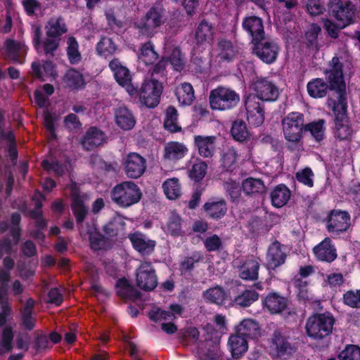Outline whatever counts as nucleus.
I'll return each instance as SVG.
<instances>
[{"mask_svg":"<svg viewBox=\"0 0 360 360\" xmlns=\"http://www.w3.org/2000/svg\"><path fill=\"white\" fill-rule=\"evenodd\" d=\"M157 59L158 54L154 51L153 46L150 43H147L141 47L139 55L140 62L146 65H150L155 63Z\"/></svg>","mask_w":360,"mask_h":360,"instance_id":"43","label":"nucleus"},{"mask_svg":"<svg viewBox=\"0 0 360 360\" xmlns=\"http://www.w3.org/2000/svg\"><path fill=\"white\" fill-rule=\"evenodd\" d=\"M342 64L338 57H333L330 63V69L326 71L329 84L323 79H313L307 83V89L309 95L314 98L325 97L329 89L341 91L344 87Z\"/></svg>","mask_w":360,"mask_h":360,"instance_id":"1","label":"nucleus"},{"mask_svg":"<svg viewBox=\"0 0 360 360\" xmlns=\"http://www.w3.org/2000/svg\"><path fill=\"white\" fill-rule=\"evenodd\" d=\"M252 88L255 93L256 101H274L279 95L276 85L267 78H260L255 81Z\"/></svg>","mask_w":360,"mask_h":360,"instance_id":"10","label":"nucleus"},{"mask_svg":"<svg viewBox=\"0 0 360 360\" xmlns=\"http://www.w3.org/2000/svg\"><path fill=\"white\" fill-rule=\"evenodd\" d=\"M46 34L49 38H58L67 32L63 20L60 18H51L46 25Z\"/></svg>","mask_w":360,"mask_h":360,"instance_id":"35","label":"nucleus"},{"mask_svg":"<svg viewBox=\"0 0 360 360\" xmlns=\"http://www.w3.org/2000/svg\"><path fill=\"white\" fill-rule=\"evenodd\" d=\"M165 21L161 10L151 8L146 15L136 22L137 28L146 35L151 36L155 33V30Z\"/></svg>","mask_w":360,"mask_h":360,"instance_id":"9","label":"nucleus"},{"mask_svg":"<svg viewBox=\"0 0 360 360\" xmlns=\"http://www.w3.org/2000/svg\"><path fill=\"white\" fill-rule=\"evenodd\" d=\"M219 342H205L198 346L195 351L196 356L200 360H212L217 356Z\"/></svg>","mask_w":360,"mask_h":360,"instance_id":"31","label":"nucleus"},{"mask_svg":"<svg viewBox=\"0 0 360 360\" xmlns=\"http://www.w3.org/2000/svg\"><path fill=\"white\" fill-rule=\"evenodd\" d=\"M206 215L212 219H218L223 217L227 212L226 202L222 200L211 199L203 205Z\"/></svg>","mask_w":360,"mask_h":360,"instance_id":"24","label":"nucleus"},{"mask_svg":"<svg viewBox=\"0 0 360 360\" xmlns=\"http://www.w3.org/2000/svg\"><path fill=\"white\" fill-rule=\"evenodd\" d=\"M4 264L6 269L0 270V282L1 286L0 287V301L6 296L7 288L4 286V283L7 282L9 278L8 270L13 266V261L10 258H6L4 260Z\"/></svg>","mask_w":360,"mask_h":360,"instance_id":"46","label":"nucleus"},{"mask_svg":"<svg viewBox=\"0 0 360 360\" xmlns=\"http://www.w3.org/2000/svg\"><path fill=\"white\" fill-rule=\"evenodd\" d=\"M228 345L232 356L235 358L240 357L248 349L246 338L242 337L237 333L230 336Z\"/></svg>","mask_w":360,"mask_h":360,"instance_id":"29","label":"nucleus"},{"mask_svg":"<svg viewBox=\"0 0 360 360\" xmlns=\"http://www.w3.org/2000/svg\"><path fill=\"white\" fill-rule=\"evenodd\" d=\"M238 158V153L233 148H227L221 154V164L225 168H230L233 165Z\"/></svg>","mask_w":360,"mask_h":360,"instance_id":"53","label":"nucleus"},{"mask_svg":"<svg viewBox=\"0 0 360 360\" xmlns=\"http://www.w3.org/2000/svg\"><path fill=\"white\" fill-rule=\"evenodd\" d=\"M216 139L214 136H195L194 145L199 155L205 158L212 157L215 152Z\"/></svg>","mask_w":360,"mask_h":360,"instance_id":"18","label":"nucleus"},{"mask_svg":"<svg viewBox=\"0 0 360 360\" xmlns=\"http://www.w3.org/2000/svg\"><path fill=\"white\" fill-rule=\"evenodd\" d=\"M344 282L345 280L342 274L332 273L327 276V283L333 289L340 287Z\"/></svg>","mask_w":360,"mask_h":360,"instance_id":"63","label":"nucleus"},{"mask_svg":"<svg viewBox=\"0 0 360 360\" xmlns=\"http://www.w3.org/2000/svg\"><path fill=\"white\" fill-rule=\"evenodd\" d=\"M206 250L209 252L219 250L222 245L221 238L217 235H212L204 240Z\"/></svg>","mask_w":360,"mask_h":360,"instance_id":"57","label":"nucleus"},{"mask_svg":"<svg viewBox=\"0 0 360 360\" xmlns=\"http://www.w3.org/2000/svg\"><path fill=\"white\" fill-rule=\"evenodd\" d=\"M213 33L212 25L207 22H202L196 30V41L198 44L208 43L212 39Z\"/></svg>","mask_w":360,"mask_h":360,"instance_id":"41","label":"nucleus"},{"mask_svg":"<svg viewBox=\"0 0 360 360\" xmlns=\"http://www.w3.org/2000/svg\"><path fill=\"white\" fill-rule=\"evenodd\" d=\"M224 188L233 200H237L240 195V187L238 182L230 180L224 184Z\"/></svg>","mask_w":360,"mask_h":360,"instance_id":"58","label":"nucleus"},{"mask_svg":"<svg viewBox=\"0 0 360 360\" xmlns=\"http://www.w3.org/2000/svg\"><path fill=\"white\" fill-rule=\"evenodd\" d=\"M327 230L334 234L345 231L350 225V217L344 211L333 210L328 214L326 220Z\"/></svg>","mask_w":360,"mask_h":360,"instance_id":"12","label":"nucleus"},{"mask_svg":"<svg viewBox=\"0 0 360 360\" xmlns=\"http://www.w3.org/2000/svg\"><path fill=\"white\" fill-rule=\"evenodd\" d=\"M116 289L117 295L124 299L131 298L135 295L134 288L125 278L120 279L117 281Z\"/></svg>","mask_w":360,"mask_h":360,"instance_id":"49","label":"nucleus"},{"mask_svg":"<svg viewBox=\"0 0 360 360\" xmlns=\"http://www.w3.org/2000/svg\"><path fill=\"white\" fill-rule=\"evenodd\" d=\"M304 116L300 112H291L282 120V129L285 139L292 143L298 142L302 136Z\"/></svg>","mask_w":360,"mask_h":360,"instance_id":"6","label":"nucleus"},{"mask_svg":"<svg viewBox=\"0 0 360 360\" xmlns=\"http://www.w3.org/2000/svg\"><path fill=\"white\" fill-rule=\"evenodd\" d=\"M162 91V84L151 77L145 79L139 89H137V94L132 96H138L143 105L148 108H154L159 103Z\"/></svg>","mask_w":360,"mask_h":360,"instance_id":"4","label":"nucleus"},{"mask_svg":"<svg viewBox=\"0 0 360 360\" xmlns=\"http://www.w3.org/2000/svg\"><path fill=\"white\" fill-rule=\"evenodd\" d=\"M176 96L181 105H188L194 100V90L189 83H183L176 89Z\"/></svg>","mask_w":360,"mask_h":360,"instance_id":"37","label":"nucleus"},{"mask_svg":"<svg viewBox=\"0 0 360 360\" xmlns=\"http://www.w3.org/2000/svg\"><path fill=\"white\" fill-rule=\"evenodd\" d=\"M304 128L310 132L316 141H319L323 139L326 132L325 121L323 120L310 122L306 124Z\"/></svg>","mask_w":360,"mask_h":360,"instance_id":"44","label":"nucleus"},{"mask_svg":"<svg viewBox=\"0 0 360 360\" xmlns=\"http://www.w3.org/2000/svg\"><path fill=\"white\" fill-rule=\"evenodd\" d=\"M285 254L282 250L281 245L275 242L269 247L267 257L266 265L269 269H275L283 264L285 260Z\"/></svg>","mask_w":360,"mask_h":360,"instance_id":"25","label":"nucleus"},{"mask_svg":"<svg viewBox=\"0 0 360 360\" xmlns=\"http://www.w3.org/2000/svg\"><path fill=\"white\" fill-rule=\"evenodd\" d=\"M259 262L257 258L248 259L240 268V276L244 280H255L258 277Z\"/></svg>","mask_w":360,"mask_h":360,"instance_id":"30","label":"nucleus"},{"mask_svg":"<svg viewBox=\"0 0 360 360\" xmlns=\"http://www.w3.org/2000/svg\"><path fill=\"white\" fill-rule=\"evenodd\" d=\"M109 67L113 72L117 82L124 88L130 96L137 94V89L131 84V77L127 68L124 66L118 59L111 60Z\"/></svg>","mask_w":360,"mask_h":360,"instance_id":"11","label":"nucleus"},{"mask_svg":"<svg viewBox=\"0 0 360 360\" xmlns=\"http://www.w3.org/2000/svg\"><path fill=\"white\" fill-rule=\"evenodd\" d=\"M236 333L245 338H256L260 335V328L253 319H245L236 327Z\"/></svg>","mask_w":360,"mask_h":360,"instance_id":"27","label":"nucleus"},{"mask_svg":"<svg viewBox=\"0 0 360 360\" xmlns=\"http://www.w3.org/2000/svg\"><path fill=\"white\" fill-rule=\"evenodd\" d=\"M67 54L70 62L72 64L77 63L81 60L78 43L72 37H69L67 39Z\"/></svg>","mask_w":360,"mask_h":360,"instance_id":"45","label":"nucleus"},{"mask_svg":"<svg viewBox=\"0 0 360 360\" xmlns=\"http://www.w3.org/2000/svg\"><path fill=\"white\" fill-rule=\"evenodd\" d=\"M164 126L171 132L181 131V127L178 122V112L175 108L169 106L167 108Z\"/></svg>","mask_w":360,"mask_h":360,"instance_id":"39","label":"nucleus"},{"mask_svg":"<svg viewBox=\"0 0 360 360\" xmlns=\"http://www.w3.org/2000/svg\"><path fill=\"white\" fill-rule=\"evenodd\" d=\"M264 306L271 314H278L285 309L287 302L283 297L271 293L265 298Z\"/></svg>","mask_w":360,"mask_h":360,"instance_id":"32","label":"nucleus"},{"mask_svg":"<svg viewBox=\"0 0 360 360\" xmlns=\"http://www.w3.org/2000/svg\"><path fill=\"white\" fill-rule=\"evenodd\" d=\"M141 195L142 193L138 185L131 181L122 182L112 190V200L123 207L137 203L141 200Z\"/></svg>","mask_w":360,"mask_h":360,"instance_id":"2","label":"nucleus"},{"mask_svg":"<svg viewBox=\"0 0 360 360\" xmlns=\"http://www.w3.org/2000/svg\"><path fill=\"white\" fill-rule=\"evenodd\" d=\"M105 141L104 133L96 127H91L86 132L82 143L86 150H91L102 145Z\"/></svg>","mask_w":360,"mask_h":360,"instance_id":"26","label":"nucleus"},{"mask_svg":"<svg viewBox=\"0 0 360 360\" xmlns=\"http://www.w3.org/2000/svg\"><path fill=\"white\" fill-rule=\"evenodd\" d=\"M279 51L278 45L274 41H268L264 43L256 42L254 49L256 56L267 64H271L276 61Z\"/></svg>","mask_w":360,"mask_h":360,"instance_id":"14","label":"nucleus"},{"mask_svg":"<svg viewBox=\"0 0 360 360\" xmlns=\"http://www.w3.org/2000/svg\"><path fill=\"white\" fill-rule=\"evenodd\" d=\"M335 319L329 313L316 314L310 316L306 323V332L311 338L320 340L333 330Z\"/></svg>","mask_w":360,"mask_h":360,"instance_id":"3","label":"nucleus"},{"mask_svg":"<svg viewBox=\"0 0 360 360\" xmlns=\"http://www.w3.org/2000/svg\"><path fill=\"white\" fill-rule=\"evenodd\" d=\"M188 152V148L183 143L170 141L165 147L164 158L169 161L176 162L184 158Z\"/></svg>","mask_w":360,"mask_h":360,"instance_id":"23","label":"nucleus"},{"mask_svg":"<svg viewBox=\"0 0 360 360\" xmlns=\"http://www.w3.org/2000/svg\"><path fill=\"white\" fill-rule=\"evenodd\" d=\"M314 174L312 170L309 167H306L296 173L297 180L310 188L314 186Z\"/></svg>","mask_w":360,"mask_h":360,"instance_id":"54","label":"nucleus"},{"mask_svg":"<svg viewBox=\"0 0 360 360\" xmlns=\"http://www.w3.org/2000/svg\"><path fill=\"white\" fill-rule=\"evenodd\" d=\"M258 299V294L253 290H246L234 299V304L240 307H248Z\"/></svg>","mask_w":360,"mask_h":360,"instance_id":"48","label":"nucleus"},{"mask_svg":"<svg viewBox=\"0 0 360 360\" xmlns=\"http://www.w3.org/2000/svg\"><path fill=\"white\" fill-rule=\"evenodd\" d=\"M231 134L237 141H245L250 138L246 124L242 121H236L231 128Z\"/></svg>","mask_w":360,"mask_h":360,"instance_id":"42","label":"nucleus"},{"mask_svg":"<svg viewBox=\"0 0 360 360\" xmlns=\"http://www.w3.org/2000/svg\"><path fill=\"white\" fill-rule=\"evenodd\" d=\"M41 165L44 169L52 171L58 175L63 174L65 169L67 170V168L58 165L57 162H53L52 160H44L41 162Z\"/></svg>","mask_w":360,"mask_h":360,"instance_id":"64","label":"nucleus"},{"mask_svg":"<svg viewBox=\"0 0 360 360\" xmlns=\"http://www.w3.org/2000/svg\"><path fill=\"white\" fill-rule=\"evenodd\" d=\"M323 24L324 29L332 38H337L339 30L345 27H340V22L336 21V23H335L328 18L323 19Z\"/></svg>","mask_w":360,"mask_h":360,"instance_id":"56","label":"nucleus"},{"mask_svg":"<svg viewBox=\"0 0 360 360\" xmlns=\"http://www.w3.org/2000/svg\"><path fill=\"white\" fill-rule=\"evenodd\" d=\"M307 10L310 15H318L323 12L324 7L320 0H308Z\"/></svg>","mask_w":360,"mask_h":360,"instance_id":"61","label":"nucleus"},{"mask_svg":"<svg viewBox=\"0 0 360 360\" xmlns=\"http://www.w3.org/2000/svg\"><path fill=\"white\" fill-rule=\"evenodd\" d=\"M115 122L120 129L129 131L134 127L136 121L129 109L121 106L115 110Z\"/></svg>","mask_w":360,"mask_h":360,"instance_id":"19","label":"nucleus"},{"mask_svg":"<svg viewBox=\"0 0 360 360\" xmlns=\"http://www.w3.org/2000/svg\"><path fill=\"white\" fill-rule=\"evenodd\" d=\"M290 198V191L288 188L280 184L275 187L271 193L272 205L276 207H282L286 205Z\"/></svg>","mask_w":360,"mask_h":360,"instance_id":"33","label":"nucleus"},{"mask_svg":"<svg viewBox=\"0 0 360 360\" xmlns=\"http://www.w3.org/2000/svg\"><path fill=\"white\" fill-rule=\"evenodd\" d=\"M146 160L136 153H129L124 159V169L129 178L137 179L145 172Z\"/></svg>","mask_w":360,"mask_h":360,"instance_id":"13","label":"nucleus"},{"mask_svg":"<svg viewBox=\"0 0 360 360\" xmlns=\"http://www.w3.org/2000/svg\"><path fill=\"white\" fill-rule=\"evenodd\" d=\"M344 303L347 305L354 307H360V290H350L347 291L343 297Z\"/></svg>","mask_w":360,"mask_h":360,"instance_id":"55","label":"nucleus"},{"mask_svg":"<svg viewBox=\"0 0 360 360\" xmlns=\"http://www.w3.org/2000/svg\"><path fill=\"white\" fill-rule=\"evenodd\" d=\"M321 30L319 25L315 23L310 25L309 29L306 32L305 36L307 40L311 45L316 44L318 35L320 34Z\"/></svg>","mask_w":360,"mask_h":360,"instance_id":"62","label":"nucleus"},{"mask_svg":"<svg viewBox=\"0 0 360 360\" xmlns=\"http://www.w3.org/2000/svg\"><path fill=\"white\" fill-rule=\"evenodd\" d=\"M330 13L336 21L340 22V27H347L354 21V8L350 2H342L341 0H330Z\"/></svg>","mask_w":360,"mask_h":360,"instance_id":"7","label":"nucleus"},{"mask_svg":"<svg viewBox=\"0 0 360 360\" xmlns=\"http://www.w3.org/2000/svg\"><path fill=\"white\" fill-rule=\"evenodd\" d=\"M338 358L340 360H360V348L356 345H347Z\"/></svg>","mask_w":360,"mask_h":360,"instance_id":"52","label":"nucleus"},{"mask_svg":"<svg viewBox=\"0 0 360 360\" xmlns=\"http://www.w3.org/2000/svg\"><path fill=\"white\" fill-rule=\"evenodd\" d=\"M240 96L233 90L219 86L213 89L210 94V104L213 110H226L239 102Z\"/></svg>","mask_w":360,"mask_h":360,"instance_id":"5","label":"nucleus"},{"mask_svg":"<svg viewBox=\"0 0 360 360\" xmlns=\"http://www.w3.org/2000/svg\"><path fill=\"white\" fill-rule=\"evenodd\" d=\"M169 63L174 70L180 71L184 67V62L181 57V51L178 48H175L169 57Z\"/></svg>","mask_w":360,"mask_h":360,"instance_id":"60","label":"nucleus"},{"mask_svg":"<svg viewBox=\"0 0 360 360\" xmlns=\"http://www.w3.org/2000/svg\"><path fill=\"white\" fill-rule=\"evenodd\" d=\"M136 283L144 290H152L158 284L155 271L149 262H143L136 270Z\"/></svg>","mask_w":360,"mask_h":360,"instance_id":"8","label":"nucleus"},{"mask_svg":"<svg viewBox=\"0 0 360 360\" xmlns=\"http://www.w3.org/2000/svg\"><path fill=\"white\" fill-rule=\"evenodd\" d=\"M117 51V46L111 38L103 37L98 42L96 51L101 56L107 58L114 54Z\"/></svg>","mask_w":360,"mask_h":360,"instance_id":"40","label":"nucleus"},{"mask_svg":"<svg viewBox=\"0 0 360 360\" xmlns=\"http://www.w3.org/2000/svg\"><path fill=\"white\" fill-rule=\"evenodd\" d=\"M247 120L253 126L261 125L264 120V113L261 103L256 101L255 96H249L245 101Z\"/></svg>","mask_w":360,"mask_h":360,"instance_id":"15","label":"nucleus"},{"mask_svg":"<svg viewBox=\"0 0 360 360\" xmlns=\"http://www.w3.org/2000/svg\"><path fill=\"white\" fill-rule=\"evenodd\" d=\"M271 347L273 351H275L276 355L281 356L287 351L288 345L281 333L275 332Z\"/></svg>","mask_w":360,"mask_h":360,"instance_id":"50","label":"nucleus"},{"mask_svg":"<svg viewBox=\"0 0 360 360\" xmlns=\"http://www.w3.org/2000/svg\"><path fill=\"white\" fill-rule=\"evenodd\" d=\"M207 169V165L202 160H198L193 165L189 170V177L195 181H200L205 177Z\"/></svg>","mask_w":360,"mask_h":360,"instance_id":"47","label":"nucleus"},{"mask_svg":"<svg viewBox=\"0 0 360 360\" xmlns=\"http://www.w3.org/2000/svg\"><path fill=\"white\" fill-rule=\"evenodd\" d=\"M134 248L141 255H149L155 246V241L148 239L141 233L136 232L129 236Z\"/></svg>","mask_w":360,"mask_h":360,"instance_id":"20","label":"nucleus"},{"mask_svg":"<svg viewBox=\"0 0 360 360\" xmlns=\"http://www.w3.org/2000/svg\"><path fill=\"white\" fill-rule=\"evenodd\" d=\"M243 28L252 36L255 43L264 39V32L262 21L259 18L250 16L243 22Z\"/></svg>","mask_w":360,"mask_h":360,"instance_id":"22","label":"nucleus"},{"mask_svg":"<svg viewBox=\"0 0 360 360\" xmlns=\"http://www.w3.org/2000/svg\"><path fill=\"white\" fill-rule=\"evenodd\" d=\"M205 300L209 302L219 304L223 302L225 297L224 290L219 287L210 288L203 293Z\"/></svg>","mask_w":360,"mask_h":360,"instance_id":"51","label":"nucleus"},{"mask_svg":"<svg viewBox=\"0 0 360 360\" xmlns=\"http://www.w3.org/2000/svg\"><path fill=\"white\" fill-rule=\"evenodd\" d=\"M12 339L13 333L11 329L6 328L3 332V338L1 342V348L0 349V354L11 350Z\"/></svg>","mask_w":360,"mask_h":360,"instance_id":"59","label":"nucleus"},{"mask_svg":"<svg viewBox=\"0 0 360 360\" xmlns=\"http://www.w3.org/2000/svg\"><path fill=\"white\" fill-rule=\"evenodd\" d=\"M63 83L66 87L70 89H79L84 86L83 75L75 69L67 71L63 77Z\"/></svg>","mask_w":360,"mask_h":360,"instance_id":"36","label":"nucleus"},{"mask_svg":"<svg viewBox=\"0 0 360 360\" xmlns=\"http://www.w3.org/2000/svg\"><path fill=\"white\" fill-rule=\"evenodd\" d=\"M183 312V307L178 304H170L169 311L162 310L158 307H153L148 315L154 321H173Z\"/></svg>","mask_w":360,"mask_h":360,"instance_id":"17","label":"nucleus"},{"mask_svg":"<svg viewBox=\"0 0 360 360\" xmlns=\"http://www.w3.org/2000/svg\"><path fill=\"white\" fill-rule=\"evenodd\" d=\"M353 129L346 116L336 118L334 129V134L336 139L340 141L350 140L353 136Z\"/></svg>","mask_w":360,"mask_h":360,"instance_id":"28","label":"nucleus"},{"mask_svg":"<svg viewBox=\"0 0 360 360\" xmlns=\"http://www.w3.org/2000/svg\"><path fill=\"white\" fill-rule=\"evenodd\" d=\"M313 251L316 259L319 261L331 262L337 257L336 250L331 245V240L328 238H326L316 245Z\"/></svg>","mask_w":360,"mask_h":360,"instance_id":"21","label":"nucleus"},{"mask_svg":"<svg viewBox=\"0 0 360 360\" xmlns=\"http://www.w3.org/2000/svg\"><path fill=\"white\" fill-rule=\"evenodd\" d=\"M242 187L247 195L263 193L266 191V186L261 179L252 177L244 180Z\"/></svg>","mask_w":360,"mask_h":360,"instance_id":"38","label":"nucleus"},{"mask_svg":"<svg viewBox=\"0 0 360 360\" xmlns=\"http://www.w3.org/2000/svg\"><path fill=\"white\" fill-rule=\"evenodd\" d=\"M68 189L72 198V210L77 222H82L84 219L87 209L84 205V200L86 198V195H80L79 189L75 184H72Z\"/></svg>","mask_w":360,"mask_h":360,"instance_id":"16","label":"nucleus"},{"mask_svg":"<svg viewBox=\"0 0 360 360\" xmlns=\"http://www.w3.org/2000/svg\"><path fill=\"white\" fill-rule=\"evenodd\" d=\"M162 189L166 198L171 200L178 199L181 195V185L179 179H167L162 184Z\"/></svg>","mask_w":360,"mask_h":360,"instance_id":"34","label":"nucleus"}]
</instances>
